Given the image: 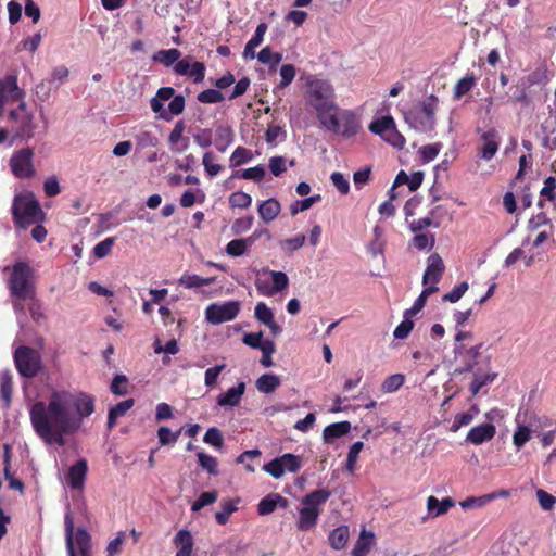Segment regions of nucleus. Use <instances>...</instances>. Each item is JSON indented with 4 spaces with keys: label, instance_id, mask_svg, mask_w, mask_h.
<instances>
[{
    "label": "nucleus",
    "instance_id": "1",
    "mask_svg": "<svg viewBox=\"0 0 556 556\" xmlns=\"http://www.w3.org/2000/svg\"><path fill=\"white\" fill-rule=\"evenodd\" d=\"M94 412V399L78 391H52L48 402L38 401L29 409L35 433L47 444L65 445V437L75 434L84 419Z\"/></svg>",
    "mask_w": 556,
    "mask_h": 556
},
{
    "label": "nucleus",
    "instance_id": "2",
    "mask_svg": "<svg viewBox=\"0 0 556 556\" xmlns=\"http://www.w3.org/2000/svg\"><path fill=\"white\" fill-rule=\"evenodd\" d=\"M482 346L483 343H479L468 349L464 345H456L454 349L455 355L460 358V366L455 369L454 374L472 375V381L469 384V391L472 395H477L498 376L497 372L491 370V356L481 358Z\"/></svg>",
    "mask_w": 556,
    "mask_h": 556
},
{
    "label": "nucleus",
    "instance_id": "3",
    "mask_svg": "<svg viewBox=\"0 0 556 556\" xmlns=\"http://www.w3.org/2000/svg\"><path fill=\"white\" fill-rule=\"evenodd\" d=\"M304 96L307 104L315 110L319 122L329 113L338 111L333 87L327 79L307 76Z\"/></svg>",
    "mask_w": 556,
    "mask_h": 556
},
{
    "label": "nucleus",
    "instance_id": "4",
    "mask_svg": "<svg viewBox=\"0 0 556 556\" xmlns=\"http://www.w3.org/2000/svg\"><path fill=\"white\" fill-rule=\"evenodd\" d=\"M439 99L430 94L403 113L405 123L417 132L432 134L435 129Z\"/></svg>",
    "mask_w": 556,
    "mask_h": 556
},
{
    "label": "nucleus",
    "instance_id": "5",
    "mask_svg": "<svg viewBox=\"0 0 556 556\" xmlns=\"http://www.w3.org/2000/svg\"><path fill=\"white\" fill-rule=\"evenodd\" d=\"M40 117L43 123L42 125H39L36 121L35 114L28 110L27 103L24 110L16 108L9 113V118L13 123L15 137L23 140H29L36 136H45L48 126L42 110L40 111Z\"/></svg>",
    "mask_w": 556,
    "mask_h": 556
},
{
    "label": "nucleus",
    "instance_id": "6",
    "mask_svg": "<svg viewBox=\"0 0 556 556\" xmlns=\"http://www.w3.org/2000/svg\"><path fill=\"white\" fill-rule=\"evenodd\" d=\"M12 215L16 227L26 228L41 220L43 212L33 193H20L14 198Z\"/></svg>",
    "mask_w": 556,
    "mask_h": 556
},
{
    "label": "nucleus",
    "instance_id": "7",
    "mask_svg": "<svg viewBox=\"0 0 556 556\" xmlns=\"http://www.w3.org/2000/svg\"><path fill=\"white\" fill-rule=\"evenodd\" d=\"M330 491L318 489L302 498L303 507L299 511L296 527L300 531H309L318 520L320 509L319 506L325 504L330 496Z\"/></svg>",
    "mask_w": 556,
    "mask_h": 556
},
{
    "label": "nucleus",
    "instance_id": "8",
    "mask_svg": "<svg viewBox=\"0 0 556 556\" xmlns=\"http://www.w3.org/2000/svg\"><path fill=\"white\" fill-rule=\"evenodd\" d=\"M64 529L68 556H77L75 546L80 556H91V536L85 528H78L75 532L74 520L70 509L64 516Z\"/></svg>",
    "mask_w": 556,
    "mask_h": 556
},
{
    "label": "nucleus",
    "instance_id": "9",
    "mask_svg": "<svg viewBox=\"0 0 556 556\" xmlns=\"http://www.w3.org/2000/svg\"><path fill=\"white\" fill-rule=\"evenodd\" d=\"M320 124L327 130L341 135L343 137H352L357 134L359 129V122L351 110H340L333 111L326 115Z\"/></svg>",
    "mask_w": 556,
    "mask_h": 556
},
{
    "label": "nucleus",
    "instance_id": "10",
    "mask_svg": "<svg viewBox=\"0 0 556 556\" xmlns=\"http://www.w3.org/2000/svg\"><path fill=\"white\" fill-rule=\"evenodd\" d=\"M14 365L21 377L33 379L42 369L41 354L26 345H20L13 354Z\"/></svg>",
    "mask_w": 556,
    "mask_h": 556
},
{
    "label": "nucleus",
    "instance_id": "11",
    "mask_svg": "<svg viewBox=\"0 0 556 556\" xmlns=\"http://www.w3.org/2000/svg\"><path fill=\"white\" fill-rule=\"evenodd\" d=\"M31 268L24 262L14 264L11 277L9 279V289L12 296L17 299H27L33 295V285L30 281Z\"/></svg>",
    "mask_w": 556,
    "mask_h": 556
},
{
    "label": "nucleus",
    "instance_id": "12",
    "mask_svg": "<svg viewBox=\"0 0 556 556\" xmlns=\"http://www.w3.org/2000/svg\"><path fill=\"white\" fill-rule=\"evenodd\" d=\"M369 130L399 150L405 146V137L397 130L394 118L391 115L374 119L369 125Z\"/></svg>",
    "mask_w": 556,
    "mask_h": 556
},
{
    "label": "nucleus",
    "instance_id": "13",
    "mask_svg": "<svg viewBox=\"0 0 556 556\" xmlns=\"http://www.w3.org/2000/svg\"><path fill=\"white\" fill-rule=\"evenodd\" d=\"M302 467V459L300 456L286 453L279 457L271 459L263 466V470L268 472L276 479L281 478L286 471L295 473Z\"/></svg>",
    "mask_w": 556,
    "mask_h": 556
},
{
    "label": "nucleus",
    "instance_id": "14",
    "mask_svg": "<svg viewBox=\"0 0 556 556\" xmlns=\"http://www.w3.org/2000/svg\"><path fill=\"white\" fill-rule=\"evenodd\" d=\"M33 157L34 151L31 148H23L14 152L10 159L13 175L20 179L31 178L35 175Z\"/></svg>",
    "mask_w": 556,
    "mask_h": 556
},
{
    "label": "nucleus",
    "instance_id": "15",
    "mask_svg": "<svg viewBox=\"0 0 556 556\" xmlns=\"http://www.w3.org/2000/svg\"><path fill=\"white\" fill-rule=\"evenodd\" d=\"M240 311V303L236 301L214 303L206 307L205 317L213 325L230 321L237 317Z\"/></svg>",
    "mask_w": 556,
    "mask_h": 556
},
{
    "label": "nucleus",
    "instance_id": "16",
    "mask_svg": "<svg viewBox=\"0 0 556 556\" xmlns=\"http://www.w3.org/2000/svg\"><path fill=\"white\" fill-rule=\"evenodd\" d=\"M0 100L5 104L18 102L17 108L25 109V91L18 87L16 75L10 74L0 79Z\"/></svg>",
    "mask_w": 556,
    "mask_h": 556
},
{
    "label": "nucleus",
    "instance_id": "17",
    "mask_svg": "<svg viewBox=\"0 0 556 556\" xmlns=\"http://www.w3.org/2000/svg\"><path fill=\"white\" fill-rule=\"evenodd\" d=\"M533 417L534 415L523 407H520L516 414L515 421L517 426L513 435V442L518 450L531 439L530 420Z\"/></svg>",
    "mask_w": 556,
    "mask_h": 556
},
{
    "label": "nucleus",
    "instance_id": "18",
    "mask_svg": "<svg viewBox=\"0 0 556 556\" xmlns=\"http://www.w3.org/2000/svg\"><path fill=\"white\" fill-rule=\"evenodd\" d=\"M445 270L442 257L438 253L431 254L427 260V268L422 276V285H438Z\"/></svg>",
    "mask_w": 556,
    "mask_h": 556
},
{
    "label": "nucleus",
    "instance_id": "19",
    "mask_svg": "<svg viewBox=\"0 0 556 556\" xmlns=\"http://www.w3.org/2000/svg\"><path fill=\"white\" fill-rule=\"evenodd\" d=\"M88 471L87 460L81 458L72 465L66 477L67 484L74 490H80L85 485Z\"/></svg>",
    "mask_w": 556,
    "mask_h": 556
},
{
    "label": "nucleus",
    "instance_id": "20",
    "mask_svg": "<svg viewBox=\"0 0 556 556\" xmlns=\"http://www.w3.org/2000/svg\"><path fill=\"white\" fill-rule=\"evenodd\" d=\"M495 433L496 427L493 424H481L469 430L466 441L475 445H480L492 440Z\"/></svg>",
    "mask_w": 556,
    "mask_h": 556
},
{
    "label": "nucleus",
    "instance_id": "21",
    "mask_svg": "<svg viewBox=\"0 0 556 556\" xmlns=\"http://www.w3.org/2000/svg\"><path fill=\"white\" fill-rule=\"evenodd\" d=\"M174 94L175 89L173 87H162L157 90L155 97H153L150 101L152 111L159 114L160 117L165 121H169L170 116L167 115L163 102L174 98Z\"/></svg>",
    "mask_w": 556,
    "mask_h": 556
},
{
    "label": "nucleus",
    "instance_id": "22",
    "mask_svg": "<svg viewBox=\"0 0 556 556\" xmlns=\"http://www.w3.org/2000/svg\"><path fill=\"white\" fill-rule=\"evenodd\" d=\"M483 146L479 151L481 159L485 161L492 160L498 150V137L495 129H490L481 135Z\"/></svg>",
    "mask_w": 556,
    "mask_h": 556
},
{
    "label": "nucleus",
    "instance_id": "23",
    "mask_svg": "<svg viewBox=\"0 0 556 556\" xmlns=\"http://www.w3.org/2000/svg\"><path fill=\"white\" fill-rule=\"evenodd\" d=\"M274 286L270 289H263V281L256 280V289L264 295L270 296L285 290L289 285V278L283 271H269Z\"/></svg>",
    "mask_w": 556,
    "mask_h": 556
},
{
    "label": "nucleus",
    "instance_id": "24",
    "mask_svg": "<svg viewBox=\"0 0 556 556\" xmlns=\"http://www.w3.org/2000/svg\"><path fill=\"white\" fill-rule=\"evenodd\" d=\"M530 87L526 85L521 79L509 88L511 94L509 96V102L513 104L520 103L523 106H529L532 103V97Z\"/></svg>",
    "mask_w": 556,
    "mask_h": 556
},
{
    "label": "nucleus",
    "instance_id": "25",
    "mask_svg": "<svg viewBox=\"0 0 556 556\" xmlns=\"http://www.w3.org/2000/svg\"><path fill=\"white\" fill-rule=\"evenodd\" d=\"M245 391V383L239 382L236 387L229 388L225 393L218 395L217 404L219 406H237Z\"/></svg>",
    "mask_w": 556,
    "mask_h": 556
},
{
    "label": "nucleus",
    "instance_id": "26",
    "mask_svg": "<svg viewBox=\"0 0 556 556\" xmlns=\"http://www.w3.org/2000/svg\"><path fill=\"white\" fill-rule=\"evenodd\" d=\"M257 211L262 220L268 224L279 215L281 204L276 198H269L260 203Z\"/></svg>",
    "mask_w": 556,
    "mask_h": 556
},
{
    "label": "nucleus",
    "instance_id": "27",
    "mask_svg": "<svg viewBox=\"0 0 556 556\" xmlns=\"http://www.w3.org/2000/svg\"><path fill=\"white\" fill-rule=\"evenodd\" d=\"M351 430L350 421L333 422L325 427L323 430V439L326 443L333 442L334 439L341 438L348 434Z\"/></svg>",
    "mask_w": 556,
    "mask_h": 556
},
{
    "label": "nucleus",
    "instance_id": "28",
    "mask_svg": "<svg viewBox=\"0 0 556 556\" xmlns=\"http://www.w3.org/2000/svg\"><path fill=\"white\" fill-rule=\"evenodd\" d=\"M174 544L176 545V556H191L193 548V538L188 530H179L175 538Z\"/></svg>",
    "mask_w": 556,
    "mask_h": 556
},
{
    "label": "nucleus",
    "instance_id": "29",
    "mask_svg": "<svg viewBox=\"0 0 556 556\" xmlns=\"http://www.w3.org/2000/svg\"><path fill=\"white\" fill-rule=\"evenodd\" d=\"M13 375L9 369L0 372V395L4 408H9L12 402Z\"/></svg>",
    "mask_w": 556,
    "mask_h": 556
},
{
    "label": "nucleus",
    "instance_id": "30",
    "mask_svg": "<svg viewBox=\"0 0 556 556\" xmlns=\"http://www.w3.org/2000/svg\"><path fill=\"white\" fill-rule=\"evenodd\" d=\"M455 505L454 501L451 497H445L443 500H438L435 496H429L427 500V509L432 517H439L444 515Z\"/></svg>",
    "mask_w": 556,
    "mask_h": 556
},
{
    "label": "nucleus",
    "instance_id": "31",
    "mask_svg": "<svg viewBox=\"0 0 556 556\" xmlns=\"http://www.w3.org/2000/svg\"><path fill=\"white\" fill-rule=\"evenodd\" d=\"M135 404L134 399H127L111 407L108 414V428L111 430L115 427L116 420L123 417Z\"/></svg>",
    "mask_w": 556,
    "mask_h": 556
},
{
    "label": "nucleus",
    "instance_id": "32",
    "mask_svg": "<svg viewBox=\"0 0 556 556\" xmlns=\"http://www.w3.org/2000/svg\"><path fill=\"white\" fill-rule=\"evenodd\" d=\"M374 544H375L374 533L363 530L353 547V551H352L353 556H366L369 553V551Z\"/></svg>",
    "mask_w": 556,
    "mask_h": 556
},
{
    "label": "nucleus",
    "instance_id": "33",
    "mask_svg": "<svg viewBox=\"0 0 556 556\" xmlns=\"http://www.w3.org/2000/svg\"><path fill=\"white\" fill-rule=\"evenodd\" d=\"M267 30V25L265 23H260L255 29L254 35L252 38L247 42L243 51L244 58L254 59L255 52L254 49L258 47L264 39V35Z\"/></svg>",
    "mask_w": 556,
    "mask_h": 556
},
{
    "label": "nucleus",
    "instance_id": "34",
    "mask_svg": "<svg viewBox=\"0 0 556 556\" xmlns=\"http://www.w3.org/2000/svg\"><path fill=\"white\" fill-rule=\"evenodd\" d=\"M349 536V527L345 525H341L330 532L328 541L332 548L342 549L346 545Z\"/></svg>",
    "mask_w": 556,
    "mask_h": 556
},
{
    "label": "nucleus",
    "instance_id": "35",
    "mask_svg": "<svg viewBox=\"0 0 556 556\" xmlns=\"http://www.w3.org/2000/svg\"><path fill=\"white\" fill-rule=\"evenodd\" d=\"M215 147L219 152H225L233 142V131L230 126H218L215 130Z\"/></svg>",
    "mask_w": 556,
    "mask_h": 556
},
{
    "label": "nucleus",
    "instance_id": "36",
    "mask_svg": "<svg viewBox=\"0 0 556 556\" xmlns=\"http://www.w3.org/2000/svg\"><path fill=\"white\" fill-rule=\"evenodd\" d=\"M280 378L277 375L264 374L257 378L255 387L260 392L269 394L273 393L280 386Z\"/></svg>",
    "mask_w": 556,
    "mask_h": 556
},
{
    "label": "nucleus",
    "instance_id": "37",
    "mask_svg": "<svg viewBox=\"0 0 556 556\" xmlns=\"http://www.w3.org/2000/svg\"><path fill=\"white\" fill-rule=\"evenodd\" d=\"M180 56L181 52L176 48H172L167 50H159L152 56V61L161 63L166 67H169L174 65L180 59Z\"/></svg>",
    "mask_w": 556,
    "mask_h": 556
},
{
    "label": "nucleus",
    "instance_id": "38",
    "mask_svg": "<svg viewBox=\"0 0 556 556\" xmlns=\"http://www.w3.org/2000/svg\"><path fill=\"white\" fill-rule=\"evenodd\" d=\"M214 281H215L214 277L203 278V277H201L199 275H194V274H192V275L184 274L178 280L179 285H181L188 289L210 286Z\"/></svg>",
    "mask_w": 556,
    "mask_h": 556
},
{
    "label": "nucleus",
    "instance_id": "39",
    "mask_svg": "<svg viewBox=\"0 0 556 556\" xmlns=\"http://www.w3.org/2000/svg\"><path fill=\"white\" fill-rule=\"evenodd\" d=\"M220 510L215 514V518L218 525H226L232 513L238 510L237 502L230 500H223L219 503Z\"/></svg>",
    "mask_w": 556,
    "mask_h": 556
},
{
    "label": "nucleus",
    "instance_id": "40",
    "mask_svg": "<svg viewBox=\"0 0 556 556\" xmlns=\"http://www.w3.org/2000/svg\"><path fill=\"white\" fill-rule=\"evenodd\" d=\"M544 132L543 146L547 149H556V119L545 121L542 125Z\"/></svg>",
    "mask_w": 556,
    "mask_h": 556
},
{
    "label": "nucleus",
    "instance_id": "41",
    "mask_svg": "<svg viewBox=\"0 0 556 556\" xmlns=\"http://www.w3.org/2000/svg\"><path fill=\"white\" fill-rule=\"evenodd\" d=\"M476 80L477 79L473 74H467L465 77L460 78L453 90L454 99H460L463 96L468 93L476 85Z\"/></svg>",
    "mask_w": 556,
    "mask_h": 556
},
{
    "label": "nucleus",
    "instance_id": "42",
    "mask_svg": "<svg viewBox=\"0 0 556 556\" xmlns=\"http://www.w3.org/2000/svg\"><path fill=\"white\" fill-rule=\"evenodd\" d=\"M257 60L263 64H268L273 71L281 62L282 54L273 52L269 47H265L257 53Z\"/></svg>",
    "mask_w": 556,
    "mask_h": 556
},
{
    "label": "nucleus",
    "instance_id": "43",
    "mask_svg": "<svg viewBox=\"0 0 556 556\" xmlns=\"http://www.w3.org/2000/svg\"><path fill=\"white\" fill-rule=\"evenodd\" d=\"M495 497H496V495L494 493L485 494V495L478 496V497L471 496V497H467L466 500L462 501L459 503V505L465 510L472 509V508H480V507L485 506L488 503L493 501Z\"/></svg>",
    "mask_w": 556,
    "mask_h": 556
},
{
    "label": "nucleus",
    "instance_id": "44",
    "mask_svg": "<svg viewBox=\"0 0 556 556\" xmlns=\"http://www.w3.org/2000/svg\"><path fill=\"white\" fill-rule=\"evenodd\" d=\"M252 157L253 154L251 150L241 146L237 147L229 159V166L233 168L239 167L240 165L251 161Z\"/></svg>",
    "mask_w": 556,
    "mask_h": 556
},
{
    "label": "nucleus",
    "instance_id": "45",
    "mask_svg": "<svg viewBox=\"0 0 556 556\" xmlns=\"http://www.w3.org/2000/svg\"><path fill=\"white\" fill-rule=\"evenodd\" d=\"M478 412L479 410L477 406H472L468 412L456 415L452 424L451 430L453 432H456L462 427L469 425L473 420Z\"/></svg>",
    "mask_w": 556,
    "mask_h": 556
},
{
    "label": "nucleus",
    "instance_id": "46",
    "mask_svg": "<svg viewBox=\"0 0 556 556\" xmlns=\"http://www.w3.org/2000/svg\"><path fill=\"white\" fill-rule=\"evenodd\" d=\"M68 75V68L64 65H60L52 70L50 77L47 79L49 80V84L54 87V89H58L63 83L67 80Z\"/></svg>",
    "mask_w": 556,
    "mask_h": 556
},
{
    "label": "nucleus",
    "instance_id": "47",
    "mask_svg": "<svg viewBox=\"0 0 556 556\" xmlns=\"http://www.w3.org/2000/svg\"><path fill=\"white\" fill-rule=\"evenodd\" d=\"M404 319L400 325L396 326V328L393 331V336L395 339H406L414 327V321L412 320L413 316L406 315L404 312L403 315Z\"/></svg>",
    "mask_w": 556,
    "mask_h": 556
},
{
    "label": "nucleus",
    "instance_id": "48",
    "mask_svg": "<svg viewBox=\"0 0 556 556\" xmlns=\"http://www.w3.org/2000/svg\"><path fill=\"white\" fill-rule=\"evenodd\" d=\"M405 381V377L402 374H394L389 376L381 386V389L386 393H392L399 390Z\"/></svg>",
    "mask_w": 556,
    "mask_h": 556
},
{
    "label": "nucleus",
    "instance_id": "49",
    "mask_svg": "<svg viewBox=\"0 0 556 556\" xmlns=\"http://www.w3.org/2000/svg\"><path fill=\"white\" fill-rule=\"evenodd\" d=\"M198 460L200 466L205 469L210 475L217 476V459L203 452L198 453Z\"/></svg>",
    "mask_w": 556,
    "mask_h": 556
},
{
    "label": "nucleus",
    "instance_id": "50",
    "mask_svg": "<svg viewBox=\"0 0 556 556\" xmlns=\"http://www.w3.org/2000/svg\"><path fill=\"white\" fill-rule=\"evenodd\" d=\"M255 318L264 324H270L275 319L273 311L264 303L258 302L254 308Z\"/></svg>",
    "mask_w": 556,
    "mask_h": 556
},
{
    "label": "nucleus",
    "instance_id": "51",
    "mask_svg": "<svg viewBox=\"0 0 556 556\" xmlns=\"http://www.w3.org/2000/svg\"><path fill=\"white\" fill-rule=\"evenodd\" d=\"M203 441L217 450H220L224 444L222 432L216 427H212L206 430Z\"/></svg>",
    "mask_w": 556,
    "mask_h": 556
},
{
    "label": "nucleus",
    "instance_id": "52",
    "mask_svg": "<svg viewBox=\"0 0 556 556\" xmlns=\"http://www.w3.org/2000/svg\"><path fill=\"white\" fill-rule=\"evenodd\" d=\"M229 204L231 207L247 208L252 204V198L243 191H236L230 194Z\"/></svg>",
    "mask_w": 556,
    "mask_h": 556
},
{
    "label": "nucleus",
    "instance_id": "53",
    "mask_svg": "<svg viewBox=\"0 0 556 556\" xmlns=\"http://www.w3.org/2000/svg\"><path fill=\"white\" fill-rule=\"evenodd\" d=\"M248 244L244 239H233L227 243L225 251L232 257H239L245 253Z\"/></svg>",
    "mask_w": 556,
    "mask_h": 556
},
{
    "label": "nucleus",
    "instance_id": "54",
    "mask_svg": "<svg viewBox=\"0 0 556 556\" xmlns=\"http://www.w3.org/2000/svg\"><path fill=\"white\" fill-rule=\"evenodd\" d=\"M218 494L216 491L203 492L191 506L192 511H199L203 507L216 502Z\"/></svg>",
    "mask_w": 556,
    "mask_h": 556
},
{
    "label": "nucleus",
    "instance_id": "55",
    "mask_svg": "<svg viewBox=\"0 0 556 556\" xmlns=\"http://www.w3.org/2000/svg\"><path fill=\"white\" fill-rule=\"evenodd\" d=\"M279 75L281 77L277 88L285 89L288 87L295 77V67L292 64H283L280 67Z\"/></svg>",
    "mask_w": 556,
    "mask_h": 556
},
{
    "label": "nucleus",
    "instance_id": "56",
    "mask_svg": "<svg viewBox=\"0 0 556 556\" xmlns=\"http://www.w3.org/2000/svg\"><path fill=\"white\" fill-rule=\"evenodd\" d=\"M363 447L364 443L362 441H357L350 446L346 457V469L350 472L354 471L358 455L362 452Z\"/></svg>",
    "mask_w": 556,
    "mask_h": 556
},
{
    "label": "nucleus",
    "instance_id": "57",
    "mask_svg": "<svg viewBox=\"0 0 556 556\" xmlns=\"http://www.w3.org/2000/svg\"><path fill=\"white\" fill-rule=\"evenodd\" d=\"M127 382H128V379L125 375H123V374L116 375L111 382V387H110L111 392L113 394L119 395V396L126 395L128 393Z\"/></svg>",
    "mask_w": 556,
    "mask_h": 556
},
{
    "label": "nucleus",
    "instance_id": "58",
    "mask_svg": "<svg viewBox=\"0 0 556 556\" xmlns=\"http://www.w3.org/2000/svg\"><path fill=\"white\" fill-rule=\"evenodd\" d=\"M114 242H115L114 237H108L104 240L97 243L93 248L94 256L97 258H103V257L108 256L112 251Z\"/></svg>",
    "mask_w": 556,
    "mask_h": 556
},
{
    "label": "nucleus",
    "instance_id": "59",
    "mask_svg": "<svg viewBox=\"0 0 556 556\" xmlns=\"http://www.w3.org/2000/svg\"><path fill=\"white\" fill-rule=\"evenodd\" d=\"M276 508V493L266 495L257 505V511L262 516L271 514Z\"/></svg>",
    "mask_w": 556,
    "mask_h": 556
},
{
    "label": "nucleus",
    "instance_id": "60",
    "mask_svg": "<svg viewBox=\"0 0 556 556\" xmlns=\"http://www.w3.org/2000/svg\"><path fill=\"white\" fill-rule=\"evenodd\" d=\"M266 175V170L263 165H257L254 167L245 168L241 170L240 178L253 180V181H262Z\"/></svg>",
    "mask_w": 556,
    "mask_h": 556
},
{
    "label": "nucleus",
    "instance_id": "61",
    "mask_svg": "<svg viewBox=\"0 0 556 556\" xmlns=\"http://www.w3.org/2000/svg\"><path fill=\"white\" fill-rule=\"evenodd\" d=\"M468 288V282L463 281L459 285L455 286L451 292L444 294L442 300L444 302L456 303L463 298Z\"/></svg>",
    "mask_w": 556,
    "mask_h": 556
},
{
    "label": "nucleus",
    "instance_id": "62",
    "mask_svg": "<svg viewBox=\"0 0 556 556\" xmlns=\"http://www.w3.org/2000/svg\"><path fill=\"white\" fill-rule=\"evenodd\" d=\"M253 220L254 217L252 215L237 218L231 226L232 233L235 236H239L242 235L243 232H247L248 230L251 229Z\"/></svg>",
    "mask_w": 556,
    "mask_h": 556
},
{
    "label": "nucleus",
    "instance_id": "63",
    "mask_svg": "<svg viewBox=\"0 0 556 556\" xmlns=\"http://www.w3.org/2000/svg\"><path fill=\"white\" fill-rule=\"evenodd\" d=\"M201 103H219L224 100L223 93L217 89H206L197 97Z\"/></svg>",
    "mask_w": 556,
    "mask_h": 556
},
{
    "label": "nucleus",
    "instance_id": "64",
    "mask_svg": "<svg viewBox=\"0 0 556 556\" xmlns=\"http://www.w3.org/2000/svg\"><path fill=\"white\" fill-rule=\"evenodd\" d=\"M181 430L172 432L168 427H161L157 430V438L161 445L174 444L177 442Z\"/></svg>",
    "mask_w": 556,
    "mask_h": 556
}]
</instances>
